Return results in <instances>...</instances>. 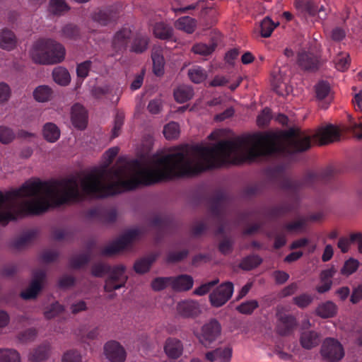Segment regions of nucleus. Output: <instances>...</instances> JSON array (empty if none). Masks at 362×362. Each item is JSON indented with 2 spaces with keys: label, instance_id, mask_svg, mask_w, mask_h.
Instances as JSON below:
<instances>
[{
  "label": "nucleus",
  "instance_id": "obj_31",
  "mask_svg": "<svg viewBox=\"0 0 362 362\" xmlns=\"http://www.w3.org/2000/svg\"><path fill=\"white\" fill-rule=\"evenodd\" d=\"M52 78L57 84L66 86L71 81V76L68 70L64 67L59 66L52 71Z\"/></svg>",
  "mask_w": 362,
  "mask_h": 362
},
{
  "label": "nucleus",
  "instance_id": "obj_49",
  "mask_svg": "<svg viewBox=\"0 0 362 362\" xmlns=\"http://www.w3.org/2000/svg\"><path fill=\"white\" fill-rule=\"evenodd\" d=\"M35 236L34 230L28 231L21 235L13 243V247L16 249H21L29 243Z\"/></svg>",
  "mask_w": 362,
  "mask_h": 362
},
{
  "label": "nucleus",
  "instance_id": "obj_13",
  "mask_svg": "<svg viewBox=\"0 0 362 362\" xmlns=\"http://www.w3.org/2000/svg\"><path fill=\"white\" fill-rule=\"evenodd\" d=\"M297 62L301 69L308 72H316L322 62L313 53L302 51L298 54Z\"/></svg>",
  "mask_w": 362,
  "mask_h": 362
},
{
  "label": "nucleus",
  "instance_id": "obj_15",
  "mask_svg": "<svg viewBox=\"0 0 362 362\" xmlns=\"http://www.w3.org/2000/svg\"><path fill=\"white\" fill-rule=\"evenodd\" d=\"M71 119L75 128L85 129L88 124V113L85 107L79 103L74 104L71 110Z\"/></svg>",
  "mask_w": 362,
  "mask_h": 362
},
{
  "label": "nucleus",
  "instance_id": "obj_30",
  "mask_svg": "<svg viewBox=\"0 0 362 362\" xmlns=\"http://www.w3.org/2000/svg\"><path fill=\"white\" fill-rule=\"evenodd\" d=\"M175 25L178 30H183L188 34H192L195 30L197 21L189 16H184L177 19L175 23Z\"/></svg>",
  "mask_w": 362,
  "mask_h": 362
},
{
  "label": "nucleus",
  "instance_id": "obj_62",
  "mask_svg": "<svg viewBox=\"0 0 362 362\" xmlns=\"http://www.w3.org/2000/svg\"><path fill=\"white\" fill-rule=\"evenodd\" d=\"M334 63L336 68L341 71H344L348 69L350 64V57L349 54H345L342 55L341 53L339 54L338 58L334 59Z\"/></svg>",
  "mask_w": 362,
  "mask_h": 362
},
{
  "label": "nucleus",
  "instance_id": "obj_36",
  "mask_svg": "<svg viewBox=\"0 0 362 362\" xmlns=\"http://www.w3.org/2000/svg\"><path fill=\"white\" fill-rule=\"evenodd\" d=\"M151 58L153 61V71L155 75L160 76L163 74L164 58L160 50H156L152 52Z\"/></svg>",
  "mask_w": 362,
  "mask_h": 362
},
{
  "label": "nucleus",
  "instance_id": "obj_60",
  "mask_svg": "<svg viewBox=\"0 0 362 362\" xmlns=\"http://www.w3.org/2000/svg\"><path fill=\"white\" fill-rule=\"evenodd\" d=\"M127 279L128 277L124 276V280L122 282L117 284V282L112 281L109 279H106L105 280V285L103 286L104 291L105 292L110 293L115 290L119 289L120 288H122L125 286Z\"/></svg>",
  "mask_w": 362,
  "mask_h": 362
},
{
  "label": "nucleus",
  "instance_id": "obj_55",
  "mask_svg": "<svg viewBox=\"0 0 362 362\" xmlns=\"http://www.w3.org/2000/svg\"><path fill=\"white\" fill-rule=\"evenodd\" d=\"M15 139L13 131L6 126H0V142L3 144H8Z\"/></svg>",
  "mask_w": 362,
  "mask_h": 362
},
{
  "label": "nucleus",
  "instance_id": "obj_44",
  "mask_svg": "<svg viewBox=\"0 0 362 362\" xmlns=\"http://www.w3.org/2000/svg\"><path fill=\"white\" fill-rule=\"evenodd\" d=\"M90 261L89 254H80L71 257L69 259V266L73 269H78L87 264Z\"/></svg>",
  "mask_w": 362,
  "mask_h": 362
},
{
  "label": "nucleus",
  "instance_id": "obj_46",
  "mask_svg": "<svg viewBox=\"0 0 362 362\" xmlns=\"http://www.w3.org/2000/svg\"><path fill=\"white\" fill-rule=\"evenodd\" d=\"M193 96V90L189 88H179L174 91L175 100L179 103H183L190 100Z\"/></svg>",
  "mask_w": 362,
  "mask_h": 362
},
{
  "label": "nucleus",
  "instance_id": "obj_61",
  "mask_svg": "<svg viewBox=\"0 0 362 362\" xmlns=\"http://www.w3.org/2000/svg\"><path fill=\"white\" fill-rule=\"evenodd\" d=\"M37 336V330L35 328H29L18 334V339L22 343L33 341Z\"/></svg>",
  "mask_w": 362,
  "mask_h": 362
},
{
  "label": "nucleus",
  "instance_id": "obj_17",
  "mask_svg": "<svg viewBox=\"0 0 362 362\" xmlns=\"http://www.w3.org/2000/svg\"><path fill=\"white\" fill-rule=\"evenodd\" d=\"M284 172L285 166L283 165H279L274 168L267 169L265 175L270 182L278 184L281 189L288 192V189L284 187V182L286 180L292 179L285 176Z\"/></svg>",
  "mask_w": 362,
  "mask_h": 362
},
{
  "label": "nucleus",
  "instance_id": "obj_53",
  "mask_svg": "<svg viewBox=\"0 0 362 362\" xmlns=\"http://www.w3.org/2000/svg\"><path fill=\"white\" fill-rule=\"evenodd\" d=\"M189 254L187 250H182L179 252H170L168 253L165 262L168 264H175L185 259Z\"/></svg>",
  "mask_w": 362,
  "mask_h": 362
},
{
  "label": "nucleus",
  "instance_id": "obj_64",
  "mask_svg": "<svg viewBox=\"0 0 362 362\" xmlns=\"http://www.w3.org/2000/svg\"><path fill=\"white\" fill-rule=\"evenodd\" d=\"M91 65L92 62L90 60H86L78 64L76 67L77 76L81 78L87 77L90 70Z\"/></svg>",
  "mask_w": 362,
  "mask_h": 362
},
{
  "label": "nucleus",
  "instance_id": "obj_33",
  "mask_svg": "<svg viewBox=\"0 0 362 362\" xmlns=\"http://www.w3.org/2000/svg\"><path fill=\"white\" fill-rule=\"evenodd\" d=\"M53 91L52 88L46 85L39 86L33 91L34 98L40 103L50 100L52 98Z\"/></svg>",
  "mask_w": 362,
  "mask_h": 362
},
{
  "label": "nucleus",
  "instance_id": "obj_27",
  "mask_svg": "<svg viewBox=\"0 0 362 362\" xmlns=\"http://www.w3.org/2000/svg\"><path fill=\"white\" fill-rule=\"evenodd\" d=\"M337 313V306L330 300L319 304L315 310V314L322 319L334 317Z\"/></svg>",
  "mask_w": 362,
  "mask_h": 362
},
{
  "label": "nucleus",
  "instance_id": "obj_25",
  "mask_svg": "<svg viewBox=\"0 0 362 362\" xmlns=\"http://www.w3.org/2000/svg\"><path fill=\"white\" fill-rule=\"evenodd\" d=\"M59 36L66 40L77 41L81 37V29L79 25L69 23L64 25L59 32Z\"/></svg>",
  "mask_w": 362,
  "mask_h": 362
},
{
  "label": "nucleus",
  "instance_id": "obj_59",
  "mask_svg": "<svg viewBox=\"0 0 362 362\" xmlns=\"http://www.w3.org/2000/svg\"><path fill=\"white\" fill-rule=\"evenodd\" d=\"M233 248V242L228 237H224L218 245L219 252L224 255H227L231 253Z\"/></svg>",
  "mask_w": 362,
  "mask_h": 362
},
{
  "label": "nucleus",
  "instance_id": "obj_14",
  "mask_svg": "<svg viewBox=\"0 0 362 362\" xmlns=\"http://www.w3.org/2000/svg\"><path fill=\"white\" fill-rule=\"evenodd\" d=\"M104 354L111 362H124L127 353L124 347L117 341H109L104 345Z\"/></svg>",
  "mask_w": 362,
  "mask_h": 362
},
{
  "label": "nucleus",
  "instance_id": "obj_40",
  "mask_svg": "<svg viewBox=\"0 0 362 362\" xmlns=\"http://www.w3.org/2000/svg\"><path fill=\"white\" fill-rule=\"evenodd\" d=\"M111 271V266L105 262H96L91 266L90 274L96 278H102Z\"/></svg>",
  "mask_w": 362,
  "mask_h": 362
},
{
  "label": "nucleus",
  "instance_id": "obj_5",
  "mask_svg": "<svg viewBox=\"0 0 362 362\" xmlns=\"http://www.w3.org/2000/svg\"><path fill=\"white\" fill-rule=\"evenodd\" d=\"M320 355L327 362H339L344 356V351L341 343L331 337L326 338L321 346Z\"/></svg>",
  "mask_w": 362,
  "mask_h": 362
},
{
  "label": "nucleus",
  "instance_id": "obj_2",
  "mask_svg": "<svg viewBox=\"0 0 362 362\" xmlns=\"http://www.w3.org/2000/svg\"><path fill=\"white\" fill-rule=\"evenodd\" d=\"M67 181H54L42 182L37 179L34 181L25 182L18 189L3 194L0 191V224L6 225L10 221L16 220L17 214L12 213L10 209L17 204L16 199L23 197L32 198L24 203V209L28 214L39 216L47 212L49 209L47 198L52 197L57 204L64 203L69 200V197H59V190H64L67 187Z\"/></svg>",
  "mask_w": 362,
  "mask_h": 362
},
{
  "label": "nucleus",
  "instance_id": "obj_50",
  "mask_svg": "<svg viewBox=\"0 0 362 362\" xmlns=\"http://www.w3.org/2000/svg\"><path fill=\"white\" fill-rule=\"evenodd\" d=\"M168 286H171V278L169 277H156L151 283V288L154 291H160L166 288Z\"/></svg>",
  "mask_w": 362,
  "mask_h": 362
},
{
  "label": "nucleus",
  "instance_id": "obj_34",
  "mask_svg": "<svg viewBox=\"0 0 362 362\" xmlns=\"http://www.w3.org/2000/svg\"><path fill=\"white\" fill-rule=\"evenodd\" d=\"M149 38L146 35H137L133 40L131 51L136 54H141L147 50Z\"/></svg>",
  "mask_w": 362,
  "mask_h": 362
},
{
  "label": "nucleus",
  "instance_id": "obj_58",
  "mask_svg": "<svg viewBox=\"0 0 362 362\" xmlns=\"http://www.w3.org/2000/svg\"><path fill=\"white\" fill-rule=\"evenodd\" d=\"M265 187V183L261 182L249 185L244 189V194L247 197L255 196L261 193Z\"/></svg>",
  "mask_w": 362,
  "mask_h": 362
},
{
  "label": "nucleus",
  "instance_id": "obj_1",
  "mask_svg": "<svg viewBox=\"0 0 362 362\" xmlns=\"http://www.w3.org/2000/svg\"><path fill=\"white\" fill-rule=\"evenodd\" d=\"M119 151L115 146L104 154L105 160L100 169L85 176L81 180L82 193L78 189L76 177L61 180L41 181L42 182L67 181L64 190H59V197L68 196L69 200L57 204L52 197L47 198L49 208L59 206L70 202H78L83 197L104 198L122 192L132 191L141 186H150L181 177H192L209 170L221 168L229 164L240 163V154L247 153L252 161V135L237 136L223 139L212 146L184 145L177 147L167 154H153L149 160V165L144 166L137 159L128 160L120 156L114 166L110 165Z\"/></svg>",
  "mask_w": 362,
  "mask_h": 362
},
{
  "label": "nucleus",
  "instance_id": "obj_56",
  "mask_svg": "<svg viewBox=\"0 0 362 362\" xmlns=\"http://www.w3.org/2000/svg\"><path fill=\"white\" fill-rule=\"evenodd\" d=\"M330 91V86L328 82L322 81L315 86L316 96L319 100L325 98Z\"/></svg>",
  "mask_w": 362,
  "mask_h": 362
},
{
  "label": "nucleus",
  "instance_id": "obj_54",
  "mask_svg": "<svg viewBox=\"0 0 362 362\" xmlns=\"http://www.w3.org/2000/svg\"><path fill=\"white\" fill-rule=\"evenodd\" d=\"M313 301V297L306 293H302L293 298V303L300 308H305Z\"/></svg>",
  "mask_w": 362,
  "mask_h": 362
},
{
  "label": "nucleus",
  "instance_id": "obj_29",
  "mask_svg": "<svg viewBox=\"0 0 362 362\" xmlns=\"http://www.w3.org/2000/svg\"><path fill=\"white\" fill-rule=\"evenodd\" d=\"M293 209L294 206L291 203L284 202L270 208L268 214L272 218H279L291 212Z\"/></svg>",
  "mask_w": 362,
  "mask_h": 362
},
{
  "label": "nucleus",
  "instance_id": "obj_22",
  "mask_svg": "<svg viewBox=\"0 0 362 362\" xmlns=\"http://www.w3.org/2000/svg\"><path fill=\"white\" fill-rule=\"evenodd\" d=\"M158 257V254L151 253L136 259L133 266L134 271L139 275L148 273L153 263L156 261Z\"/></svg>",
  "mask_w": 362,
  "mask_h": 362
},
{
  "label": "nucleus",
  "instance_id": "obj_45",
  "mask_svg": "<svg viewBox=\"0 0 362 362\" xmlns=\"http://www.w3.org/2000/svg\"><path fill=\"white\" fill-rule=\"evenodd\" d=\"M187 74L189 79L194 83H200L207 78L206 72L199 66L189 69Z\"/></svg>",
  "mask_w": 362,
  "mask_h": 362
},
{
  "label": "nucleus",
  "instance_id": "obj_35",
  "mask_svg": "<svg viewBox=\"0 0 362 362\" xmlns=\"http://www.w3.org/2000/svg\"><path fill=\"white\" fill-rule=\"evenodd\" d=\"M262 258L257 255H251L245 257L239 264V267L245 271H250L262 263Z\"/></svg>",
  "mask_w": 362,
  "mask_h": 362
},
{
  "label": "nucleus",
  "instance_id": "obj_9",
  "mask_svg": "<svg viewBox=\"0 0 362 362\" xmlns=\"http://www.w3.org/2000/svg\"><path fill=\"white\" fill-rule=\"evenodd\" d=\"M120 17V11L115 6L100 9L92 14V20L101 26L115 25Z\"/></svg>",
  "mask_w": 362,
  "mask_h": 362
},
{
  "label": "nucleus",
  "instance_id": "obj_42",
  "mask_svg": "<svg viewBox=\"0 0 362 362\" xmlns=\"http://www.w3.org/2000/svg\"><path fill=\"white\" fill-rule=\"evenodd\" d=\"M279 25V23H274L269 16L265 17L260 23L261 36L262 37H269L274 29Z\"/></svg>",
  "mask_w": 362,
  "mask_h": 362
},
{
  "label": "nucleus",
  "instance_id": "obj_10",
  "mask_svg": "<svg viewBox=\"0 0 362 362\" xmlns=\"http://www.w3.org/2000/svg\"><path fill=\"white\" fill-rule=\"evenodd\" d=\"M230 202L228 194L222 190H216L209 200V209L211 214L219 221Z\"/></svg>",
  "mask_w": 362,
  "mask_h": 362
},
{
  "label": "nucleus",
  "instance_id": "obj_19",
  "mask_svg": "<svg viewBox=\"0 0 362 362\" xmlns=\"http://www.w3.org/2000/svg\"><path fill=\"white\" fill-rule=\"evenodd\" d=\"M321 340V333L315 330L301 332L299 339L300 344L306 350L317 347Z\"/></svg>",
  "mask_w": 362,
  "mask_h": 362
},
{
  "label": "nucleus",
  "instance_id": "obj_24",
  "mask_svg": "<svg viewBox=\"0 0 362 362\" xmlns=\"http://www.w3.org/2000/svg\"><path fill=\"white\" fill-rule=\"evenodd\" d=\"M153 33L158 39L176 42L173 27L164 22L156 23L153 28Z\"/></svg>",
  "mask_w": 362,
  "mask_h": 362
},
{
  "label": "nucleus",
  "instance_id": "obj_28",
  "mask_svg": "<svg viewBox=\"0 0 362 362\" xmlns=\"http://www.w3.org/2000/svg\"><path fill=\"white\" fill-rule=\"evenodd\" d=\"M49 349L47 345L42 344L33 349L28 355L29 362H42L47 359Z\"/></svg>",
  "mask_w": 362,
  "mask_h": 362
},
{
  "label": "nucleus",
  "instance_id": "obj_20",
  "mask_svg": "<svg viewBox=\"0 0 362 362\" xmlns=\"http://www.w3.org/2000/svg\"><path fill=\"white\" fill-rule=\"evenodd\" d=\"M271 86L272 90L281 97L287 96L292 91V87L285 82V77L280 71L272 74Z\"/></svg>",
  "mask_w": 362,
  "mask_h": 362
},
{
  "label": "nucleus",
  "instance_id": "obj_12",
  "mask_svg": "<svg viewBox=\"0 0 362 362\" xmlns=\"http://www.w3.org/2000/svg\"><path fill=\"white\" fill-rule=\"evenodd\" d=\"M46 276L45 272L38 269L33 273V279L29 287L21 293V296L25 300L34 299L42 288V282Z\"/></svg>",
  "mask_w": 362,
  "mask_h": 362
},
{
  "label": "nucleus",
  "instance_id": "obj_6",
  "mask_svg": "<svg viewBox=\"0 0 362 362\" xmlns=\"http://www.w3.org/2000/svg\"><path fill=\"white\" fill-rule=\"evenodd\" d=\"M221 325L216 318L210 319L201 328V332L197 336L199 342L206 348H209L221 334Z\"/></svg>",
  "mask_w": 362,
  "mask_h": 362
},
{
  "label": "nucleus",
  "instance_id": "obj_8",
  "mask_svg": "<svg viewBox=\"0 0 362 362\" xmlns=\"http://www.w3.org/2000/svg\"><path fill=\"white\" fill-rule=\"evenodd\" d=\"M320 181L317 172L309 171L299 180H286L284 182V187L288 189V192L296 194L305 188L311 187L317 182Z\"/></svg>",
  "mask_w": 362,
  "mask_h": 362
},
{
  "label": "nucleus",
  "instance_id": "obj_38",
  "mask_svg": "<svg viewBox=\"0 0 362 362\" xmlns=\"http://www.w3.org/2000/svg\"><path fill=\"white\" fill-rule=\"evenodd\" d=\"M295 7L301 11L307 12L310 16H315L317 6L311 0H295Z\"/></svg>",
  "mask_w": 362,
  "mask_h": 362
},
{
  "label": "nucleus",
  "instance_id": "obj_43",
  "mask_svg": "<svg viewBox=\"0 0 362 362\" xmlns=\"http://www.w3.org/2000/svg\"><path fill=\"white\" fill-rule=\"evenodd\" d=\"M180 125L177 122H171L163 128V134L166 139L174 140L179 137L180 135Z\"/></svg>",
  "mask_w": 362,
  "mask_h": 362
},
{
  "label": "nucleus",
  "instance_id": "obj_26",
  "mask_svg": "<svg viewBox=\"0 0 362 362\" xmlns=\"http://www.w3.org/2000/svg\"><path fill=\"white\" fill-rule=\"evenodd\" d=\"M17 45V38L14 33L8 29L4 28L0 31V47L6 50L13 49Z\"/></svg>",
  "mask_w": 362,
  "mask_h": 362
},
{
  "label": "nucleus",
  "instance_id": "obj_4",
  "mask_svg": "<svg viewBox=\"0 0 362 362\" xmlns=\"http://www.w3.org/2000/svg\"><path fill=\"white\" fill-rule=\"evenodd\" d=\"M138 235L139 231L135 229L125 233L120 238L104 247L100 250V255L103 257H111L119 254L127 247Z\"/></svg>",
  "mask_w": 362,
  "mask_h": 362
},
{
  "label": "nucleus",
  "instance_id": "obj_18",
  "mask_svg": "<svg viewBox=\"0 0 362 362\" xmlns=\"http://www.w3.org/2000/svg\"><path fill=\"white\" fill-rule=\"evenodd\" d=\"M131 33L129 29L123 28L115 34L111 46L115 53H119L126 49Z\"/></svg>",
  "mask_w": 362,
  "mask_h": 362
},
{
  "label": "nucleus",
  "instance_id": "obj_48",
  "mask_svg": "<svg viewBox=\"0 0 362 362\" xmlns=\"http://www.w3.org/2000/svg\"><path fill=\"white\" fill-rule=\"evenodd\" d=\"M359 267V262L354 258H349L345 261L344 266L341 269V274L344 276H349L354 273Z\"/></svg>",
  "mask_w": 362,
  "mask_h": 362
},
{
  "label": "nucleus",
  "instance_id": "obj_57",
  "mask_svg": "<svg viewBox=\"0 0 362 362\" xmlns=\"http://www.w3.org/2000/svg\"><path fill=\"white\" fill-rule=\"evenodd\" d=\"M216 358L220 360V362H230L232 357V348L226 347L224 349L217 348L214 349Z\"/></svg>",
  "mask_w": 362,
  "mask_h": 362
},
{
  "label": "nucleus",
  "instance_id": "obj_47",
  "mask_svg": "<svg viewBox=\"0 0 362 362\" xmlns=\"http://www.w3.org/2000/svg\"><path fill=\"white\" fill-rule=\"evenodd\" d=\"M125 271L126 267L123 264L116 265L113 267H111V271L107 274L109 276L107 279H109L110 280L115 282L119 281L122 282L124 278L123 275Z\"/></svg>",
  "mask_w": 362,
  "mask_h": 362
},
{
  "label": "nucleus",
  "instance_id": "obj_11",
  "mask_svg": "<svg viewBox=\"0 0 362 362\" xmlns=\"http://www.w3.org/2000/svg\"><path fill=\"white\" fill-rule=\"evenodd\" d=\"M278 322L276 327V332L281 337L291 335L298 327V322L295 316L284 313L276 314Z\"/></svg>",
  "mask_w": 362,
  "mask_h": 362
},
{
  "label": "nucleus",
  "instance_id": "obj_39",
  "mask_svg": "<svg viewBox=\"0 0 362 362\" xmlns=\"http://www.w3.org/2000/svg\"><path fill=\"white\" fill-rule=\"evenodd\" d=\"M49 7V11L55 16H61L70 9L64 0H50Z\"/></svg>",
  "mask_w": 362,
  "mask_h": 362
},
{
  "label": "nucleus",
  "instance_id": "obj_37",
  "mask_svg": "<svg viewBox=\"0 0 362 362\" xmlns=\"http://www.w3.org/2000/svg\"><path fill=\"white\" fill-rule=\"evenodd\" d=\"M217 47V42L214 40H211L209 45L204 43H197L193 45L192 51L197 54L208 56L212 54Z\"/></svg>",
  "mask_w": 362,
  "mask_h": 362
},
{
  "label": "nucleus",
  "instance_id": "obj_3",
  "mask_svg": "<svg viewBox=\"0 0 362 362\" xmlns=\"http://www.w3.org/2000/svg\"><path fill=\"white\" fill-rule=\"evenodd\" d=\"M30 57L35 64H55L65 59L64 46L52 38H39L33 44Z\"/></svg>",
  "mask_w": 362,
  "mask_h": 362
},
{
  "label": "nucleus",
  "instance_id": "obj_32",
  "mask_svg": "<svg viewBox=\"0 0 362 362\" xmlns=\"http://www.w3.org/2000/svg\"><path fill=\"white\" fill-rule=\"evenodd\" d=\"M43 136L49 142H55L60 136V129L54 123H47L43 127Z\"/></svg>",
  "mask_w": 362,
  "mask_h": 362
},
{
  "label": "nucleus",
  "instance_id": "obj_7",
  "mask_svg": "<svg viewBox=\"0 0 362 362\" xmlns=\"http://www.w3.org/2000/svg\"><path fill=\"white\" fill-rule=\"evenodd\" d=\"M233 292V284L226 281L214 289L209 294V301L213 307L219 308L223 305L231 298Z\"/></svg>",
  "mask_w": 362,
  "mask_h": 362
},
{
  "label": "nucleus",
  "instance_id": "obj_23",
  "mask_svg": "<svg viewBox=\"0 0 362 362\" xmlns=\"http://www.w3.org/2000/svg\"><path fill=\"white\" fill-rule=\"evenodd\" d=\"M171 288L177 292L187 291L194 284L193 278L188 274H180L177 276H170Z\"/></svg>",
  "mask_w": 362,
  "mask_h": 362
},
{
  "label": "nucleus",
  "instance_id": "obj_16",
  "mask_svg": "<svg viewBox=\"0 0 362 362\" xmlns=\"http://www.w3.org/2000/svg\"><path fill=\"white\" fill-rule=\"evenodd\" d=\"M177 311L184 318H195L202 313L199 304L194 300L179 303L177 305Z\"/></svg>",
  "mask_w": 362,
  "mask_h": 362
},
{
  "label": "nucleus",
  "instance_id": "obj_63",
  "mask_svg": "<svg viewBox=\"0 0 362 362\" xmlns=\"http://www.w3.org/2000/svg\"><path fill=\"white\" fill-rule=\"evenodd\" d=\"M306 225V220L304 219V217H301L297 221L286 223L284 228L287 231L293 232L304 229Z\"/></svg>",
  "mask_w": 362,
  "mask_h": 362
},
{
  "label": "nucleus",
  "instance_id": "obj_51",
  "mask_svg": "<svg viewBox=\"0 0 362 362\" xmlns=\"http://www.w3.org/2000/svg\"><path fill=\"white\" fill-rule=\"evenodd\" d=\"M259 303L256 300H250L246 302L242 303L236 307V310L240 313L244 315H250L253 311L257 308Z\"/></svg>",
  "mask_w": 362,
  "mask_h": 362
},
{
  "label": "nucleus",
  "instance_id": "obj_41",
  "mask_svg": "<svg viewBox=\"0 0 362 362\" xmlns=\"http://www.w3.org/2000/svg\"><path fill=\"white\" fill-rule=\"evenodd\" d=\"M0 362H21L20 354L13 349H0Z\"/></svg>",
  "mask_w": 362,
  "mask_h": 362
},
{
  "label": "nucleus",
  "instance_id": "obj_21",
  "mask_svg": "<svg viewBox=\"0 0 362 362\" xmlns=\"http://www.w3.org/2000/svg\"><path fill=\"white\" fill-rule=\"evenodd\" d=\"M163 349L165 354L171 359L180 358L183 353V344L182 341L177 338H168L165 342Z\"/></svg>",
  "mask_w": 362,
  "mask_h": 362
},
{
  "label": "nucleus",
  "instance_id": "obj_52",
  "mask_svg": "<svg viewBox=\"0 0 362 362\" xmlns=\"http://www.w3.org/2000/svg\"><path fill=\"white\" fill-rule=\"evenodd\" d=\"M64 310V308L58 301L50 305L49 307L44 312L45 317L47 320L52 319L62 313Z\"/></svg>",
  "mask_w": 362,
  "mask_h": 362
}]
</instances>
